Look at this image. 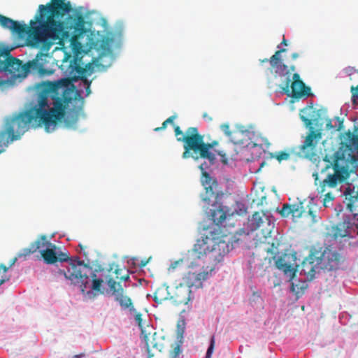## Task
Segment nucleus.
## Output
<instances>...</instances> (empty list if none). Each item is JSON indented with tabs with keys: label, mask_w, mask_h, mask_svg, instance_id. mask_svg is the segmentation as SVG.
Instances as JSON below:
<instances>
[{
	"label": "nucleus",
	"mask_w": 358,
	"mask_h": 358,
	"mask_svg": "<svg viewBox=\"0 0 358 358\" xmlns=\"http://www.w3.org/2000/svg\"><path fill=\"white\" fill-rule=\"evenodd\" d=\"M69 81L43 82L38 87V104L13 118L6 119L0 131V147L17 140L28 129L43 126L47 132L54 131L65 115V105L72 100ZM1 150H0V153Z\"/></svg>",
	"instance_id": "1"
},
{
	"label": "nucleus",
	"mask_w": 358,
	"mask_h": 358,
	"mask_svg": "<svg viewBox=\"0 0 358 358\" xmlns=\"http://www.w3.org/2000/svg\"><path fill=\"white\" fill-rule=\"evenodd\" d=\"M71 9L69 1L52 0L46 6L39 5L38 11L29 26L1 14L0 25L16 34L19 38L25 39L27 45L38 47L59 38L63 30L62 19Z\"/></svg>",
	"instance_id": "2"
},
{
	"label": "nucleus",
	"mask_w": 358,
	"mask_h": 358,
	"mask_svg": "<svg viewBox=\"0 0 358 358\" xmlns=\"http://www.w3.org/2000/svg\"><path fill=\"white\" fill-rule=\"evenodd\" d=\"M230 240L227 235L219 236L218 233L213 231L197 240L193 251L198 258L205 257L210 266H208L201 272H188L183 278L184 283L188 288L200 287L202 285V282L208 278L215 269V266L233 248V243Z\"/></svg>",
	"instance_id": "3"
},
{
	"label": "nucleus",
	"mask_w": 358,
	"mask_h": 358,
	"mask_svg": "<svg viewBox=\"0 0 358 358\" xmlns=\"http://www.w3.org/2000/svg\"><path fill=\"white\" fill-rule=\"evenodd\" d=\"M286 51L285 48L280 49L275 51L270 59H264L260 62L261 63L268 62L271 65V71L273 72L276 77L285 78L280 89L286 94L289 95L291 92L292 97L294 99L310 96V87L306 85L298 73L292 74V72L296 70V66L294 65L288 66L283 62L281 54Z\"/></svg>",
	"instance_id": "4"
},
{
	"label": "nucleus",
	"mask_w": 358,
	"mask_h": 358,
	"mask_svg": "<svg viewBox=\"0 0 358 358\" xmlns=\"http://www.w3.org/2000/svg\"><path fill=\"white\" fill-rule=\"evenodd\" d=\"M180 140L183 141V159L189 157L195 160L206 159L210 164L215 163V155L210 150L217 144V142L205 143L204 136L199 133L197 127H189L187 136L182 137Z\"/></svg>",
	"instance_id": "5"
},
{
	"label": "nucleus",
	"mask_w": 358,
	"mask_h": 358,
	"mask_svg": "<svg viewBox=\"0 0 358 358\" xmlns=\"http://www.w3.org/2000/svg\"><path fill=\"white\" fill-rule=\"evenodd\" d=\"M45 55L38 54L36 58L27 65L23 64L19 59L10 55V50L0 48V72H8L11 75L12 80H0V87L3 85L13 86L14 80L24 78L27 76L31 66L42 70L43 64L40 60L43 59Z\"/></svg>",
	"instance_id": "6"
},
{
	"label": "nucleus",
	"mask_w": 358,
	"mask_h": 358,
	"mask_svg": "<svg viewBox=\"0 0 358 358\" xmlns=\"http://www.w3.org/2000/svg\"><path fill=\"white\" fill-rule=\"evenodd\" d=\"M324 160L330 163L329 165L327 166V168L331 166L334 173L328 174L327 178L320 182L317 191L321 196H324L322 200L323 206L329 208L333 205V201L335 199V194L332 190L336 189L339 184L344 182L350 177L352 170L348 169L343 165H341L334 160L330 162L327 159V156Z\"/></svg>",
	"instance_id": "7"
},
{
	"label": "nucleus",
	"mask_w": 358,
	"mask_h": 358,
	"mask_svg": "<svg viewBox=\"0 0 358 358\" xmlns=\"http://www.w3.org/2000/svg\"><path fill=\"white\" fill-rule=\"evenodd\" d=\"M343 141L338 150L334 154V161L350 169V165L356 161L353 150L358 152V134L348 131L343 134Z\"/></svg>",
	"instance_id": "8"
},
{
	"label": "nucleus",
	"mask_w": 358,
	"mask_h": 358,
	"mask_svg": "<svg viewBox=\"0 0 358 358\" xmlns=\"http://www.w3.org/2000/svg\"><path fill=\"white\" fill-rule=\"evenodd\" d=\"M79 53L78 51L72 56L71 53L64 52L60 68L72 80H81L89 90L91 81L86 76L87 69L81 66L82 58L79 57Z\"/></svg>",
	"instance_id": "9"
},
{
	"label": "nucleus",
	"mask_w": 358,
	"mask_h": 358,
	"mask_svg": "<svg viewBox=\"0 0 358 358\" xmlns=\"http://www.w3.org/2000/svg\"><path fill=\"white\" fill-rule=\"evenodd\" d=\"M83 264L82 261L78 262V265L71 264L66 271L59 269L58 273L64 275V277L69 280L72 284L78 285L83 294L85 293V290L89 287L91 280L86 273H83L78 266Z\"/></svg>",
	"instance_id": "10"
},
{
	"label": "nucleus",
	"mask_w": 358,
	"mask_h": 358,
	"mask_svg": "<svg viewBox=\"0 0 358 358\" xmlns=\"http://www.w3.org/2000/svg\"><path fill=\"white\" fill-rule=\"evenodd\" d=\"M317 261L320 264V268L332 271L339 267L342 257L337 252L326 248L323 252L320 251Z\"/></svg>",
	"instance_id": "11"
},
{
	"label": "nucleus",
	"mask_w": 358,
	"mask_h": 358,
	"mask_svg": "<svg viewBox=\"0 0 358 358\" xmlns=\"http://www.w3.org/2000/svg\"><path fill=\"white\" fill-rule=\"evenodd\" d=\"M322 137L321 133L314 131L313 128L306 137L303 143L300 146L301 153L308 159H312L316 155V147Z\"/></svg>",
	"instance_id": "12"
},
{
	"label": "nucleus",
	"mask_w": 358,
	"mask_h": 358,
	"mask_svg": "<svg viewBox=\"0 0 358 358\" xmlns=\"http://www.w3.org/2000/svg\"><path fill=\"white\" fill-rule=\"evenodd\" d=\"M41 257L47 264H54L57 262H66L70 259L67 252L61 251L60 248L53 243L49 245V248L43 250Z\"/></svg>",
	"instance_id": "13"
},
{
	"label": "nucleus",
	"mask_w": 358,
	"mask_h": 358,
	"mask_svg": "<svg viewBox=\"0 0 358 358\" xmlns=\"http://www.w3.org/2000/svg\"><path fill=\"white\" fill-rule=\"evenodd\" d=\"M204 164L200 165L199 168L203 171V176L204 179L202 181V185L205 189V194L203 196V200L208 203L210 200L214 198L217 199L218 195V183L217 182L212 178L209 173L204 171Z\"/></svg>",
	"instance_id": "14"
},
{
	"label": "nucleus",
	"mask_w": 358,
	"mask_h": 358,
	"mask_svg": "<svg viewBox=\"0 0 358 358\" xmlns=\"http://www.w3.org/2000/svg\"><path fill=\"white\" fill-rule=\"evenodd\" d=\"M296 259L294 255L285 253L275 261V266L283 271L285 275L289 277V280H293L296 275V269L293 267Z\"/></svg>",
	"instance_id": "15"
},
{
	"label": "nucleus",
	"mask_w": 358,
	"mask_h": 358,
	"mask_svg": "<svg viewBox=\"0 0 358 358\" xmlns=\"http://www.w3.org/2000/svg\"><path fill=\"white\" fill-rule=\"evenodd\" d=\"M319 254L320 251L317 250H311L309 255L306 257L301 263V272L307 275L310 280H312L314 278L316 273V269L317 268H320V264L317 261L318 260Z\"/></svg>",
	"instance_id": "16"
},
{
	"label": "nucleus",
	"mask_w": 358,
	"mask_h": 358,
	"mask_svg": "<svg viewBox=\"0 0 358 358\" xmlns=\"http://www.w3.org/2000/svg\"><path fill=\"white\" fill-rule=\"evenodd\" d=\"M344 203L353 217L358 214V185H349L343 192Z\"/></svg>",
	"instance_id": "17"
},
{
	"label": "nucleus",
	"mask_w": 358,
	"mask_h": 358,
	"mask_svg": "<svg viewBox=\"0 0 358 358\" xmlns=\"http://www.w3.org/2000/svg\"><path fill=\"white\" fill-rule=\"evenodd\" d=\"M144 340L149 357L151 358L157 352H162L164 348V337L155 332L152 335H145Z\"/></svg>",
	"instance_id": "18"
},
{
	"label": "nucleus",
	"mask_w": 358,
	"mask_h": 358,
	"mask_svg": "<svg viewBox=\"0 0 358 358\" xmlns=\"http://www.w3.org/2000/svg\"><path fill=\"white\" fill-rule=\"evenodd\" d=\"M52 244V243L48 240L46 235H40L28 248H24L22 252L18 255V257L27 256L37 251L40 252L41 256L43 250L49 248V245Z\"/></svg>",
	"instance_id": "19"
},
{
	"label": "nucleus",
	"mask_w": 358,
	"mask_h": 358,
	"mask_svg": "<svg viewBox=\"0 0 358 358\" xmlns=\"http://www.w3.org/2000/svg\"><path fill=\"white\" fill-rule=\"evenodd\" d=\"M353 224L350 220H344L337 224L332 226L330 235L335 240L341 238H351Z\"/></svg>",
	"instance_id": "20"
},
{
	"label": "nucleus",
	"mask_w": 358,
	"mask_h": 358,
	"mask_svg": "<svg viewBox=\"0 0 358 358\" xmlns=\"http://www.w3.org/2000/svg\"><path fill=\"white\" fill-rule=\"evenodd\" d=\"M251 224L253 229H260L262 233L266 235L271 234L273 225L271 223L270 220L266 217L265 214L255 212L252 215L251 220Z\"/></svg>",
	"instance_id": "21"
},
{
	"label": "nucleus",
	"mask_w": 358,
	"mask_h": 358,
	"mask_svg": "<svg viewBox=\"0 0 358 358\" xmlns=\"http://www.w3.org/2000/svg\"><path fill=\"white\" fill-rule=\"evenodd\" d=\"M227 207L220 205L211 210V217L217 226H224V222L228 219L230 220L232 214H229Z\"/></svg>",
	"instance_id": "22"
},
{
	"label": "nucleus",
	"mask_w": 358,
	"mask_h": 358,
	"mask_svg": "<svg viewBox=\"0 0 358 358\" xmlns=\"http://www.w3.org/2000/svg\"><path fill=\"white\" fill-rule=\"evenodd\" d=\"M114 296L115 300L119 303L123 310L129 309L130 312H136L131 298L124 294V289L121 286L117 288Z\"/></svg>",
	"instance_id": "23"
},
{
	"label": "nucleus",
	"mask_w": 358,
	"mask_h": 358,
	"mask_svg": "<svg viewBox=\"0 0 358 358\" xmlns=\"http://www.w3.org/2000/svg\"><path fill=\"white\" fill-rule=\"evenodd\" d=\"M169 287L165 285L159 287L154 293V300L158 303H162L163 301L169 299Z\"/></svg>",
	"instance_id": "24"
},
{
	"label": "nucleus",
	"mask_w": 358,
	"mask_h": 358,
	"mask_svg": "<svg viewBox=\"0 0 358 358\" xmlns=\"http://www.w3.org/2000/svg\"><path fill=\"white\" fill-rule=\"evenodd\" d=\"M292 215L293 218H300L306 216V210L303 209L301 203L292 204Z\"/></svg>",
	"instance_id": "25"
},
{
	"label": "nucleus",
	"mask_w": 358,
	"mask_h": 358,
	"mask_svg": "<svg viewBox=\"0 0 358 358\" xmlns=\"http://www.w3.org/2000/svg\"><path fill=\"white\" fill-rule=\"evenodd\" d=\"M317 209L315 205H313L310 206L308 210L306 211V217H310L313 223L317 222L321 219V217L317 214Z\"/></svg>",
	"instance_id": "26"
},
{
	"label": "nucleus",
	"mask_w": 358,
	"mask_h": 358,
	"mask_svg": "<svg viewBox=\"0 0 358 358\" xmlns=\"http://www.w3.org/2000/svg\"><path fill=\"white\" fill-rule=\"evenodd\" d=\"M94 277H96V274L93 273L92 289L96 292H101V287L103 281L102 279L94 278Z\"/></svg>",
	"instance_id": "27"
},
{
	"label": "nucleus",
	"mask_w": 358,
	"mask_h": 358,
	"mask_svg": "<svg viewBox=\"0 0 358 358\" xmlns=\"http://www.w3.org/2000/svg\"><path fill=\"white\" fill-rule=\"evenodd\" d=\"M115 274H116V278L119 279L120 280H122V281H126L129 278L127 271H126L123 269L117 268L115 270Z\"/></svg>",
	"instance_id": "28"
},
{
	"label": "nucleus",
	"mask_w": 358,
	"mask_h": 358,
	"mask_svg": "<svg viewBox=\"0 0 358 358\" xmlns=\"http://www.w3.org/2000/svg\"><path fill=\"white\" fill-rule=\"evenodd\" d=\"M352 93V105L356 106L358 104V85L352 86L350 88Z\"/></svg>",
	"instance_id": "29"
},
{
	"label": "nucleus",
	"mask_w": 358,
	"mask_h": 358,
	"mask_svg": "<svg viewBox=\"0 0 358 358\" xmlns=\"http://www.w3.org/2000/svg\"><path fill=\"white\" fill-rule=\"evenodd\" d=\"M292 204L285 203L283 204L282 208L280 210L279 213L282 217H288L292 214Z\"/></svg>",
	"instance_id": "30"
},
{
	"label": "nucleus",
	"mask_w": 358,
	"mask_h": 358,
	"mask_svg": "<svg viewBox=\"0 0 358 358\" xmlns=\"http://www.w3.org/2000/svg\"><path fill=\"white\" fill-rule=\"evenodd\" d=\"M290 157V153L285 151L278 152L275 154V158L281 162L283 160H288Z\"/></svg>",
	"instance_id": "31"
},
{
	"label": "nucleus",
	"mask_w": 358,
	"mask_h": 358,
	"mask_svg": "<svg viewBox=\"0 0 358 358\" xmlns=\"http://www.w3.org/2000/svg\"><path fill=\"white\" fill-rule=\"evenodd\" d=\"M173 126H174L175 135L177 138V141L179 142L183 143V141H181L180 139L182 137L187 136L188 129L186 130L185 134H184L179 126H178V125H173Z\"/></svg>",
	"instance_id": "32"
},
{
	"label": "nucleus",
	"mask_w": 358,
	"mask_h": 358,
	"mask_svg": "<svg viewBox=\"0 0 358 358\" xmlns=\"http://www.w3.org/2000/svg\"><path fill=\"white\" fill-rule=\"evenodd\" d=\"M215 344V336H213L210 338V345L206 352V358H211V355L214 351Z\"/></svg>",
	"instance_id": "33"
},
{
	"label": "nucleus",
	"mask_w": 358,
	"mask_h": 358,
	"mask_svg": "<svg viewBox=\"0 0 358 358\" xmlns=\"http://www.w3.org/2000/svg\"><path fill=\"white\" fill-rule=\"evenodd\" d=\"M172 348L173 350L171 351V356L173 358H177L181 352L180 345L178 343H176L174 345L172 346Z\"/></svg>",
	"instance_id": "34"
},
{
	"label": "nucleus",
	"mask_w": 358,
	"mask_h": 358,
	"mask_svg": "<svg viewBox=\"0 0 358 358\" xmlns=\"http://www.w3.org/2000/svg\"><path fill=\"white\" fill-rule=\"evenodd\" d=\"M134 314L135 320L138 324V326L142 329H143V324H142V315L141 313L137 312H132Z\"/></svg>",
	"instance_id": "35"
},
{
	"label": "nucleus",
	"mask_w": 358,
	"mask_h": 358,
	"mask_svg": "<svg viewBox=\"0 0 358 358\" xmlns=\"http://www.w3.org/2000/svg\"><path fill=\"white\" fill-rule=\"evenodd\" d=\"M108 285L110 289V290L113 291V295L115 294V292L117 291V288H116V286H117V283L115 282V280L113 278H110L108 280Z\"/></svg>",
	"instance_id": "36"
},
{
	"label": "nucleus",
	"mask_w": 358,
	"mask_h": 358,
	"mask_svg": "<svg viewBox=\"0 0 358 358\" xmlns=\"http://www.w3.org/2000/svg\"><path fill=\"white\" fill-rule=\"evenodd\" d=\"M221 129L222 130V131L228 136V137H231V131H230V129H229V125L227 124H223L221 125Z\"/></svg>",
	"instance_id": "37"
},
{
	"label": "nucleus",
	"mask_w": 358,
	"mask_h": 358,
	"mask_svg": "<svg viewBox=\"0 0 358 358\" xmlns=\"http://www.w3.org/2000/svg\"><path fill=\"white\" fill-rule=\"evenodd\" d=\"M217 155L222 157V162L224 164H227L228 162V157L227 153L223 150H219L217 151Z\"/></svg>",
	"instance_id": "38"
},
{
	"label": "nucleus",
	"mask_w": 358,
	"mask_h": 358,
	"mask_svg": "<svg viewBox=\"0 0 358 358\" xmlns=\"http://www.w3.org/2000/svg\"><path fill=\"white\" fill-rule=\"evenodd\" d=\"M301 119L304 122V124L306 127H310L313 124V120L310 118H308V117L301 115Z\"/></svg>",
	"instance_id": "39"
},
{
	"label": "nucleus",
	"mask_w": 358,
	"mask_h": 358,
	"mask_svg": "<svg viewBox=\"0 0 358 358\" xmlns=\"http://www.w3.org/2000/svg\"><path fill=\"white\" fill-rule=\"evenodd\" d=\"M280 243L277 241L276 243H272L271 244V248L268 249V252L271 253H275L276 251L274 250V249H277L279 246Z\"/></svg>",
	"instance_id": "40"
},
{
	"label": "nucleus",
	"mask_w": 358,
	"mask_h": 358,
	"mask_svg": "<svg viewBox=\"0 0 358 358\" xmlns=\"http://www.w3.org/2000/svg\"><path fill=\"white\" fill-rule=\"evenodd\" d=\"M168 122H166V121L165 120L162 124V127H157L154 129L155 131H159L161 130H164L166 128L167 125H168Z\"/></svg>",
	"instance_id": "41"
},
{
	"label": "nucleus",
	"mask_w": 358,
	"mask_h": 358,
	"mask_svg": "<svg viewBox=\"0 0 358 358\" xmlns=\"http://www.w3.org/2000/svg\"><path fill=\"white\" fill-rule=\"evenodd\" d=\"M335 119L338 122V125L336 127V131H340L343 127V120H341L338 117H336Z\"/></svg>",
	"instance_id": "42"
},
{
	"label": "nucleus",
	"mask_w": 358,
	"mask_h": 358,
	"mask_svg": "<svg viewBox=\"0 0 358 358\" xmlns=\"http://www.w3.org/2000/svg\"><path fill=\"white\" fill-rule=\"evenodd\" d=\"M176 117H177V115H173L170 116L169 118H167L166 120V121L169 124H173V122H174L175 119H176Z\"/></svg>",
	"instance_id": "43"
},
{
	"label": "nucleus",
	"mask_w": 358,
	"mask_h": 358,
	"mask_svg": "<svg viewBox=\"0 0 358 358\" xmlns=\"http://www.w3.org/2000/svg\"><path fill=\"white\" fill-rule=\"evenodd\" d=\"M78 25H80L82 27V29H83L84 20L82 16H79L78 17Z\"/></svg>",
	"instance_id": "44"
},
{
	"label": "nucleus",
	"mask_w": 358,
	"mask_h": 358,
	"mask_svg": "<svg viewBox=\"0 0 358 358\" xmlns=\"http://www.w3.org/2000/svg\"><path fill=\"white\" fill-rule=\"evenodd\" d=\"M326 127L328 129H333L334 128V127L333 126L332 124V122H331V120H329L326 124Z\"/></svg>",
	"instance_id": "45"
},
{
	"label": "nucleus",
	"mask_w": 358,
	"mask_h": 358,
	"mask_svg": "<svg viewBox=\"0 0 358 358\" xmlns=\"http://www.w3.org/2000/svg\"><path fill=\"white\" fill-rule=\"evenodd\" d=\"M8 269V268L6 265H4L3 264H0V271L1 270H3V271L4 273H6V272H7Z\"/></svg>",
	"instance_id": "46"
},
{
	"label": "nucleus",
	"mask_w": 358,
	"mask_h": 358,
	"mask_svg": "<svg viewBox=\"0 0 358 358\" xmlns=\"http://www.w3.org/2000/svg\"><path fill=\"white\" fill-rule=\"evenodd\" d=\"M299 57V53H297V52H294V53H292V55H291V57H292V59L293 60L296 59Z\"/></svg>",
	"instance_id": "47"
},
{
	"label": "nucleus",
	"mask_w": 358,
	"mask_h": 358,
	"mask_svg": "<svg viewBox=\"0 0 358 358\" xmlns=\"http://www.w3.org/2000/svg\"><path fill=\"white\" fill-rule=\"evenodd\" d=\"M326 110L324 109H320L317 111V116L320 117L321 114L324 113Z\"/></svg>",
	"instance_id": "48"
},
{
	"label": "nucleus",
	"mask_w": 358,
	"mask_h": 358,
	"mask_svg": "<svg viewBox=\"0 0 358 358\" xmlns=\"http://www.w3.org/2000/svg\"><path fill=\"white\" fill-rule=\"evenodd\" d=\"M178 301L180 303H187V299H180Z\"/></svg>",
	"instance_id": "49"
},
{
	"label": "nucleus",
	"mask_w": 358,
	"mask_h": 358,
	"mask_svg": "<svg viewBox=\"0 0 358 358\" xmlns=\"http://www.w3.org/2000/svg\"><path fill=\"white\" fill-rule=\"evenodd\" d=\"M281 43L283 44L284 45H287V41L285 40V38H283L282 41Z\"/></svg>",
	"instance_id": "50"
},
{
	"label": "nucleus",
	"mask_w": 358,
	"mask_h": 358,
	"mask_svg": "<svg viewBox=\"0 0 358 358\" xmlns=\"http://www.w3.org/2000/svg\"><path fill=\"white\" fill-rule=\"evenodd\" d=\"M83 356V354H80V355H75L73 356V358H80Z\"/></svg>",
	"instance_id": "51"
},
{
	"label": "nucleus",
	"mask_w": 358,
	"mask_h": 358,
	"mask_svg": "<svg viewBox=\"0 0 358 358\" xmlns=\"http://www.w3.org/2000/svg\"><path fill=\"white\" fill-rule=\"evenodd\" d=\"M86 93L87 95H89L90 94V87L89 88V90H87V86H86Z\"/></svg>",
	"instance_id": "52"
},
{
	"label": "nucleus",
	"mask_w": 358,
	"mask_h": 358,
	"mask_svg": "<svg viewBox=\"0 0 358 358\" xmlns=\"http://www.w3.org/2000/svg\"><path fill=\"white\" fill-rule=\"evenodd\" d=\"M16 260H17V258H14V259H13L12 263L10 264V266H12L15 264V262H16Z\"/></svg>",
	"instance_id": "53"
},
{
	"label": "nucleus",
	"mask_w": 358,
	"mask_h": 358,
	"mask_svg": "<svg viewBox=\"0 0 358 358\" xmlns=\"http://www.w3.org/2000/svg\"><path fill=\"white\" fill-rule=\"evenodd\" d=\"M79 247L80 248L81 250H84L85 249V246H83L82 244H79Z\"/></svg>",
	"instance_id": "54"
},
{
	"label": "nucleus",
	"mask_w": 358,
	"mask_h": 358,
	"mask_svg": "<svg viewBox=\"0 0 358 358\" xmlns=\"http://www.w3.org/2000/svg\"><path fill=\"white\" fill-rule=\"evenodd\" d=\"M6 281V280H5V279H1V280H0V285H1L2 284H3Z\"/></svg>",
	"instance_id": "55"
},
{
	"label": "nucleus",
	"mask_w": 358,
	"mask_h": 358,
	"mask_svg": "<svg viewBox=\"0 0 358 358\" xmlns=\"http://www.w3.org/2000/svg\"><path fill=\"white\" fill-rule=\"evenodd\" d=\"M308 110H313V112H314V113L315 112V110L313 109V106H310V107L308 108Z\"/></svg>",
	"instance_id": "56"
},
{
	"label": "nucleus",
	"mask_w": 358,
	"mask_h": 358,
	"mask_svg": "<svg viewBox=\"0 0 358 358\" xmlns=\"http://www.w3.org/2000/svg\"><path fill=\"white\" fill-rule=\"evenodd\" d=\"M203 117H204V118H206H206H208V116H207V114H204V115H203Z\"/></svg>",
	"instance_id": "57"
},
{
	"label": "nucleus",
	"mask_w": 358,
	"mask_h": 358,
	"mask_svg": "<svg viewBox=\"0 0 358 358\" xmlns=\"http://www.w3.org/2000/svg\"><path fill=\"white\" fill-rule=\"evenodd\" d=\"M203 117H204V118H206H206H208V116H207V114H204V115H203Z\"/></svg>",
	"instance_id": "58"
},
{
	"label": "nucleus",
	"mask_w": 358,
	"mask_h": 358,
	"mask_svg": "<svg viewBox=\"0 0 358 358\" xmlns=\"http://www.w3.org/2000/svg\"><path fill=\"white\" fill-rule=\"evenodd\" d=\"M86 294L90 295V294H91L92 293H91V292H90V291H87V292H86Z\"/></svg>",
	"instance_id": "59"
},
{
	"label": "nucleus",
	"mask_w": 358,
	"mask_h": 358,
	"mask_svg": "<svg viewBox=\"0 0 358 358\" xmlns=\"http://www.w3.org/2000/svg\"><path fill=\"white\" fill-rule=\"evenodd\" d=\"M317 176H316V178H315V182L317 181Z\"/></svg>",
	"instance_id": "60"
},
{
	"label": "nucleus",
	"mask_w": 358,
	"mask_h": 358,
	"mask_svg": "<svg viewBox=\"0 0 358 358\" xmlns=\"http://www.w3.org/2000/svg\"><path fill=\"white\" fill-rule=\"evenodd\" d=\"M357 72H358V70H357Z\"/></svg>",
	"instance_id": "61"
}]
</instances>
